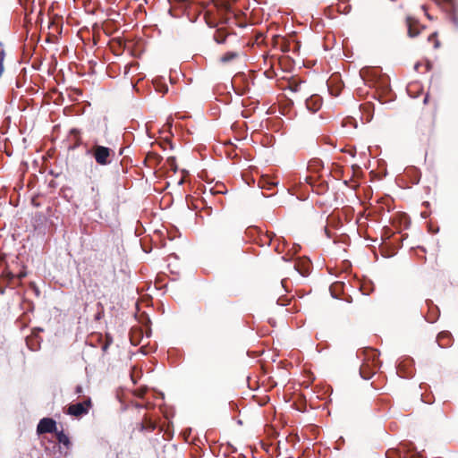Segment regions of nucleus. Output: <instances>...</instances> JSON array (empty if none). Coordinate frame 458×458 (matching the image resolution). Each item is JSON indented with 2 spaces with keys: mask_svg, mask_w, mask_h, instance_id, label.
<instances>
[{
  "mask_svg": "<svg viewBox=\"0 0 458 458\" xmlns=\"http://www.w3.org/2000/svg\"><path fill=\"white\" fill-rule=\"evenodd\" d=\"M37 430L38 434L55 431L56 423L52 419L44 418L39 421Z\"/></svg>",
  "mask_w": 458,
  "mask_h": 458,
  "instance_id": "f257e3e1",
  "label": "nucleus"
},
{
  "mask_svg": "<svg viewBox=\"0 0 458 458\" xmlns=\"http://www.w3.org/2000/svg\"><path fill=\"white\" fill-rule=\"evenodd\" d=\"M408 33L411 37H415L416 35H418L419 31L414 29L413 21H411V19L408 20Z\"/></svg>",
  "mask_w": 458,
  "mask_h": 458,
  "instance_id": "20e7f679",
  "label": "nucleus"
},
{
  "mask_svg": "<svg viewBox=\"0 0 458 458\" xmlns=\"http://www.w3.org/2000/svg\"><path fill=\"white\" fill-rule=\"evenodd\" d=\"M213 2L216 4V5H221L225 8H227V5L225 2L223 1H220V0H213Z\"/></svg>",
  "mask_w": 458,
  "mask_h": 458,
  "instance_id": "0eeeda50",
  "label": "nucleus"
},
{
  "mask_svg": "<svg viewBox=\"0 0 458 458\" xmlns=\"http://www.w3.org/2000/svg\"><path fill=\"white\" fill-rule=\"evenodd\" d=\"M110 155L109 148L102 146H97L94 150L96 161L100 165H106Z\"/></svg>",
  "mask_w": 458,
  "mask_h": 458,
  "instance_id": "f03ea898",
  "label": "nucleus"
},
{
  "mask_svg": "<svg viewBox=\"0 0 458 458\" xmlns=\"http://www.w3.org/2000/svg\"><path fill=\"white\" fill-rule=\"evenodd\" d=\"M57 438H58V441L60 443L64 444V445H69V438L63 432H59L57 434Z\"/></svg>",
  "mask_w": 458,
  "mask_h": 458,
  "instance_id": "39448f33",
  "label": "nucleus"
},
{
  "mask_svg": "<svg viewBox=\"0 0 458 458\" xmlns=\"http://www.w3.org/2000/svg\"><path fill=\"white\" fill-rule=\"evenodd\" d=\"M236 55H237V54H236V53H230V54H228V55H224V56L221 58V60H222L223 62H227V61H229V60H231V59L234 58Z\"/></svg>",
  "mask_w": 458,
  "mask_h": 458,
  "instance_id": "423d86ee",
  "label": "nucleus"
},
{
  "mask_svg": "<svg viewBox=\"0 0 458 458\" xmlns=\"http://www.w3.org/2000/svg\"><path fill=\"white\" fill-rule=\"evenodd\" d=\"M438 47V43H437V42H436V44H435V47Z\"/></svg>",
  "mask_w": 458,
  "mask_h": 458,
  "instance_id": "1a4fd4ad",
  "label": "nucleus"
},
{
  "mask_svg": "<svg viewBox=\"0 0 458 458\" xmlns=\"http://www.w3.org/2000/svg\"><path fill=\"white\" fill-rule=\"evenodd\" d=\"M216 40H217L218 43L223 42V40H219L218 38H216Z\"/></svg>",
  "mask_w": 458,
  "mask_h": 458,
  "instance_id": "6e6552de",
  "label": "nucleus"
},
{
  "mask_svg": "<svg viewBox=\"0 0 458 458\" xmlns=\"http://www.w3.org/2000/svg\"><path fill=\"white\" fill-rule=\"evenodd\" d=\"M70 414L74 416H80L87 412V407L82 403H77L71 405L68 409Z\"/></svg>",
  "mask_w": 458,
  "mask_h": 458,
  "instance_id": "7ed1b4c3",
  "label": "nucleus"
}]
</instances>
